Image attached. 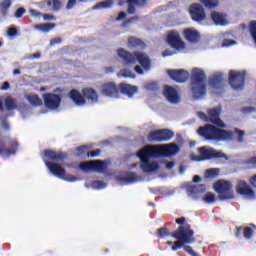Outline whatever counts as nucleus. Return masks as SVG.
I'll list each match as a JSON object with an SVG mask.
<instances>
[{
    "label": "nucleus",
    "mask_w": 256,
    "mask_h": 256,
    "mask_svg": "<svg viewBox=\"0 0 256 256\" xmlns=\"http://www.w3.org/2000/svg\"><path fill=\"white\" fill-rule=\"evenodd\" d=\"M206 189L205 184L193 185L188 188V193L193 199H197V195L205 193Z\"/></svg>",
    "instance_id": "nucleus-27"
},
{
    "label": "nucleus",
    "mask_w": 256,
    "mask_h": 256,
    "mask_svg": "<svg viewBox=\"0 0 256 256\" xmlns=\"http://www.w3.org/2000/svg\"><path fill=\"white\" fill-rule=\"evenodd\" d=\"M199 156H195L194 161H209V159H227V155L213 148L200 147Z\"/></svg>",
    "instance_id": "nucleus-9"
},
{
    "label": "nucleus",
    "mask_w": 256,
    "mask_h": 256,
    "mask_svg": "<svg viewBox=\"0 0 256 256\" xmlns=\"http://www.w3.org/2000/svg\"><path fill=\"white\" fill-rule=\"evenodd\" d=\"M149 0H126V3H128L127 13L129 15L135 14V11H137L136 7H147V3Z\"/></svg>",
    "instance_id": "nucleus-22"
},
{
    "label": "nucleus",
    "mask_w": 256,
    "mask_h": 256,
    "mask_svg": "<svg viewBox=\"0 0 256 256\" xmlns=\"http://www.w3.org/2000/svg\"><path fill=\"white\" fill-rule=\"evenodd\" d=\"M209 85L212 89H223V74H216L211 77Z\"/></svg>",
    "instance_id": "nucleus-26"
},
{
    "label": "nucleus",
    "mask_w": 256,
    "mask_h": 256,
    "mask_svg": "<svg viewBox=\"0 0 256 256\" xmlns=\"http://www.w3.org/2000/svg\"><path fill=\"white\" fill-rule=\"evenodd\" d=\"M153 151H155L153 146L148 145L140 150L137 154L142 163L140 165V169L143 171V173H155V171H159V163L149 161L151 157H159L158 154L153 153Z\"/></svg>",
    "instance_id": "nucleus-6"
},
{
    "label": "nucleus",
    "mask_w": 256,
    "mask_h": 256,
    "mask_svg": "<svg viewBox=\"0 0 256 256\" xmlns=\"http://www.w3.org/2000/svg\"><path fill=\"white\" fill-rule=\"evenodd\" d=\"M200 3L207 9H215L219 5V0H200Z\"/></svg>",
    "instance_id": "nucleus-37"
},
{
    "label": "nucleus",
    "mask_w": 256,
    "mask_h": 256,
    "mask_svg": "<svg viewBox=\"0 0 256 256\" xmlns=\"http://www.w3.org/2000/svg\"><path fill=\"white\" fill-rule=\"evenodd\" d=\"M167 74L176 83H185L189 79V72L186 70H168Z\"/></svg>",
    "instance_id": "nucleus-18"
},
{
    "label": "nucleus",
    "mask_w": 256,
    "mask_h": 256,
    "mask_svg": "<svg viewBox=\"0 0 256 256\" xmlns=\"http://www.w3.org/2000/svg\"><path fill=\"white\" fill-rule=\"evenodd\" d=\"M113 0H105L102 2L97 3L94 6V9H111V7H113Z\"/></svg>",
    "instance_id": "nucleus-36"
},
{
    "label": "nucleus",
    "mask_w": 256,
    "mask_h": 256,
    "mask_svg": "<svg viewBox=\"0 0 256 256\" xmlns=\"http://www.w3.org/2000/svg\"><path fill=\"white\" fill-rule=\"evenodd\" d=\"M25 97L32 107H41L43 105V100L37 94L26 95Z\"/></svg>",
    "instance_id": "nucleus-30"
},
{
    "label": "nucleus",
    "mask_w": 256,
    "mask_h": 256,
    "mask_svg": "<svg viewBox=\"0 0 256 256\" xmlns=\"http://www.w3.org/2000/svg\"><path fill=\"white\" fill-rule=\"evenodd\" d=\"M30 14L33 15L34 17H41V12H39L35 9H31Z\"/></svg>",
    "instance_id": "nucleus-58"
},
{
    "label": "nucleus",
    "mask_w": 256,
    "mask_h": 256,
    "mask_svg": "<svg viewBox=\"0 0 256 256\" xmlns=\"http://www.w3.org/2000/svg\"><path fill=\"white\" fill-rule=\"evenodd\" d=\"M68 97L78 107H83V105L87 103V100H85L83 94H81V92H79L77 89L70 90Z\"/></svg>",
    "instance_id": "nucleus-20"
},
{
    "label": "nucleus",
    "mask_w": 256,
    "mask_h": 256,
    "mask_svg": "<svg viewBox=\"0 0 256 256\" xmlns=\"http://www.w3.org/2000/svg\"><path fill=\"white\" fill-rule=\"evenodd\" d=\"M33 28L36 31H41L42 33H49V31H52V29H55V24L53 23L35 24Z\"/></svg>",
    "instance_id": "nucleus-31"
},
{
    "label": "nucleus",
    "mask_w": 256,
    "mask_h": 256,
    "mask_svg": "<svg viewBox=\"0 0 256 256\" xmlns=\"http://www.w3.org/2000/svg\"><path fill=\"white\" fill-rule=\"evenodd\" d=\"M43 153L44 155L42 159L47 169L50 171L52 175H54V177H58V179H63L64 181H69L70 183L77 181V177L67 174L65 168H63L61 164H58L67 159V152H57L55 150L46 149Z\"/></svg>",
    "instance_id": "nucleus-2"
},
{
    "label": "nucleus",
    "mask_w": 256,
    "mask_h": 256,
    "mask_svg": "<svg viewBox=\"0 0 256 256\" xmlns=\"http://www.w3.org/2000/svg\"><path fill=\"white\" fill-rule=\"evenodd\" d=\"M255 111H256V108H255V107H251V106L244 107V108L242 109V112H243V113H246V114L255 113Z\"/></svg>",
    "instance_id": "nucleus-53"
},
{
    "label": "nucleus",
    "mask_w": 256,
    "mask_h": 256,
    "mask_svg": "<svg viewBox=\"0 0 256 256\" xmlns=\"http://www.w3.org/2000/svg\"><path fill=\"white\" fill-rule=\"evenodd\" d=\"M235 40H231V39H224L223 43H222V47H231V45H235Z\"/></svg>",
    "instance_id": "nucleus-52"
},
{
    "label": "nucleus",
    "mask_w": 256,
    "mask_h": 256,
    "mask_svg": "<svg viewBox=\"0 0 256 256\" xmlns=\"http://www.w3.org/2000/svg\"><path fill=\"white\" fill-rule=\"evenodd\" d=\"M92 187H94V189H105V187H107V184H105V182L101 180H96L92 182Z\"/></svg>",
    "instance_id": "nucleus-44"
},
{
    "label": "nucleus",
    "mask_w": 256,
    "mask_h": 256,
    "mask_svg": "<svg viewBox=\"0 0 256 256\" xmlns=\"http://www.w3.org/2000/svg\"><path fill=\"white\" fill-rule=\"evenodd\" d=\"M175 222L177 223V225H183V223H185V217L177 218Z\"/></svg>",
    "instance_id": "nucleus-62"
},
{
    "label": "nucleus",
    "mask_w": 256,
    "mask_h": 256,
    "mask_svg": "<svg viewBox=\"0 0 256 256\" xmlns=\"http://www.w3.org/2000/svg\"><path fill=\"white\" fill-rule=\"evenodd\" d=\"M46 109H59L61 107V95L55 93H45L42 95Z\"/></svg>",
    "instance_id": "nucleus-13"
},
{
    "label": "nucleus",
    "mask_w": 256,
    "mask_h": 256,
    "mask_svg": "<svg viewBox=\"0 0 256 256\" xmlns=\"http://www.w3.org/2000/svg\"><path fill=\"white\" fill-rule=\"evenodd\" d=\"M125 17H127V13L125 12H120L116 18V21H123V19H125Z\"/></svg>",
    "instance_id": "nucleus-55"
},
{
    "label": "nucleus",
    "mask_w": 256,
    "mask_h": 256,
    "mask_svg": "<svg viewBox=\"0 0 256 256\" xmlns=\"http://www.w3.org/2000/svg\"><path fill=\"white\" fill-rule=\"evenodd\" d=\"M152 149H154V155H158L159 157H171L179 153V146L177 144L155 145L152 146Z\"/></svg>",
    "instance_id": "nucleus-12"
},
{
    "label": "nucleus",
    "mask_w": 256,
    "mask_h": 256,
    "mask_svg": "<svg viewBox=\"0 0 256 256\" xmlns=\"http://www.w3.org/2000/svg\"><path fill=\"white\" fill-rule=\"evenodd\" d=\"M99 155H101V149H95V150H92L90 152H87V157H99Z\"/></svg>",
    "instance_id": "nucleus-49"
},
{
    "label": "nucleus",
    "mask_w": 256,
    "mask_h": 256,
    "mask_svg": "<svg viewBox=\"0 0 256 256\" xmlns=\"http://www.w3.org/2000/svg\"><path fill=\"white\" fill-rule=\"evenodd\" d=\"M166 41L175 51H185L187 49V44L181 39V35L177 30L169 31L166 36Z\"/></svg>",
    "instance_id": "nucleus-11"
},
{
    "label": "nucleus",
    "mask_w": 256,
    "mask_h": 256,
    "mask_svg": "<svg viewBox=\"0 0 256 256\" xmlns=\"http://www.w3.org/2000/svg\"><path fill=\"white\" fill-rule=\"evenodd\" d=\"M133 21H139V16H133L122 23V27H129Z\"/></svg>",
    "instance_id": "nucleus-48"
},
{
    "label": "nucleus",
    "mask_w": 256,
    "mask_h": 256,
    "mask_svg": "<svg viewBox=\"0 0 256 256\" xmlns=\"http://www.w3.org/2000/svg\"><path fill=\"white\" fill-rule=\"evenodd\" d=\"M164 96L170 103H179V94L177 90L171 86L164 87Z\"/></svg>",
    "instance_id": "nucleus-24"
},
{
    "label": "nucleus",
    "mask_w": 256,
    "mask_h": 256,
    "mask_svg": "<svg viewBox=\"0 0 256 256\" xmlns=\"http://www.w3.org/2000/svg\"><path fill=\"white\" fill-rule=\"evenodd\" d=\"M172 137H175V132L163 128L151 131L147 136V140L150 143H167V141H171Z\"/></svg>",
    "instance_id": "nucleus-8"
},
{
    "label": "nucleus",
    "mask_w": 256,
    "mask_h": 256,
    "mask_svg": "<svg viewBox=\"0 0 256 256\" xmlns=\"http://www.w3.org/2000/svg\"><path fill=\"white\" fill-rule=\"evenodd\" d=\"M102 95L105 97H114L115 99H119V86L114 82L104 83L101 87Z\"/></svg>",
    "instance_id": "nucleus-17"
},
{
    "label": "nucleus",
    "mask_w": 256,
    "mask_h": 256,
    "mask_svg": "<svg viewBox=\"0 0 256 256\" xmlns=\"http://www.w3.org/2000/svg\"><path fill=\"white\" fill-rule=\"evenodd\" d=\"M214 189L218 193V199L220 201H229L235 199V194L233 193V184L227 180H218L214 184Z\"/></svg>",
    "instance_id": "nucleus-7"
},
{
    "label": "nucleus",
    "mask_w": 256,
    "mask_h": 256,
    "mask_svg": "<svg viewBox=\"0 0 256 256\" xmlns=\"http://www.w3.org/2000/svg\"><path fill=\"white\" fill-rule=\"evenodd\" d=\"M40 5L41 7H49L51 11H59L61 9V0H44Z\"/></svg>",
    "instance_id": "nucleus-28"
},
{
    "label": "nucleus",
    "mask_w": 256,
    "mask_h": 256,
    "mask_svg": "<svg viewBox=\"0 0 256 256\" xmlns=\"http://www.w3.org/2000/svg\"><path fill=\"white\" fill-rule=\"evenodd\" d=\"M77 5V0H68L66 4V9L70 11V9H73Z\"/></svg>",
    "instance_id": "nucleus-51"
},
{
    "label": "nucleus",
    "mask_w": 256,
    "mask_h": 256,
    "mask_svg": "<svg viewBox=\"0 0 256 256\" xmlns=\"http://www.w3.org/2000/svg\"><path fill=\"white\" fill-rule=\"evenodd\" d=\"M171 55H173V52L169 49H166L163 53L162 56L163 57H171Z\"/></svg>",
    "instance_id": "nucleus-60"
},
{
    "label": "nucleus",
    "mask_w": 256,
    "mask_h": 256,
    "mask_svg": "<svg viewBox=\"0 0 256 256\" xmlns=\"http://www.w3.org/2000/svg\"><path fill=\"white\" fill-rule=\"evenodd\" d=\"M255 231H256V225L255 224H250V227L249 226L244 227V232H243L244 238H246L247 241L253 239V235H254Z\"/></svg>",
    "instance_id": "nucleus-34"
},
{
    "label": "nucleus",
    "mask_w": 256,
    "mask_h": 256,
    "mask_svg": "<svg viewBox=\"0 0 256 256\" xmlns=\"http://www.w3.org/2000/svg\"><path fill=\"white\" fill-rule=\"evenodd\" d=\"M219 172H220L219 168H210L206 170L205 176L208 179H215L219 176Z\"/></svg>",
    "instance_id": "nucleus-38"
},
{
    "label": "nucleus",
    "mask_w": 256,
    "mask_h": 256,
    "mask_svg": "<svg viewBox=\"0 0 256 256\" xmlns=\"http://www.w3.org/2000/svg\"><path fill=\"white\" fill-rule=\"evenodd\" d=\"M183 36L186 41L189 43H199V39H201V35L199 31L195 30V28H186L183 30Z\"/></svg>",
    "instance_id": "nucleus-21"
},
{
    "label": "nucleus",
    "mask_w": 256,
    "mask_h": 256,
    "mask_svg": "<svg viewBox=\"0 0 256 256\" xmlns=\"http://www.w3.org/2000/svg\"><path fill=\"white\" fill-rule=\"evenodd\" d=\"M82 95L85 101H90V103H99V94L93 88H83Z\"/></svg>",
    "instance_id": "nucleus-23"
},
{
    "label": "nucleus",
    "mask_w": 256,
    "mask_h": 256,
    "mask_svg": "<svg viewBox=\"0 0 256 256\" xmlns=\"http://www.w3.org/2000/svg\"><path fill=\"white\" fill-rule=\"evenodd\" d=\"M119 88V97H121L122 95H126V97H133L134 95H136L137 91L139 88H137V86H133L131 84H127V83H120L118 85Z\"/></svg>",
    "instance_id": "nucleus-19"
},
{
    "label": "nucleus",
    "mask_w": 256,
    "mask_h": 256,
    "mask_svg": "<svg viewBox=\"0 0 256 256\" xmlns=\"http://www.w3.org/2000/svg\"><path fill=\"white\" fill-rule=\"evenodd\" d=\"M87 153V147L86 146H78L76 148V155L77 157H83Z\"/></svg>",
    "instance_id": "nucleus-46"
},
{
    "label": "nucleus",
    "mask_w": 256,
    "mask_h": 256,
    "mask_svg": "<svg viewBox=\"0 0 256 256\" xmlns=\"http://www.w3.org/2000/svg\"><path fill=\"white\" fill-rule=\"evenodd\" d=\"M79 168L81 171H93V161L81 162Z\"/></svg>",
    "instance_id": "nucleus-42"
},
{
    "label": "nucleus",
    "mask_w": 256,
    "mask_h": 256,
    "mask_svg": "<svg viewBox=\"0 0 256 256\" xmlns=\"http://www.w3.org/2000/svg\"><path fill=\"white\" fill-rule=\"evenodd\" d=\"M207 76L205 75V71L194 68L192 70L191 76V91L192 95L195 99H200V97H205L207 95V85L205 84V80Z\"/></svg>",
    "instance_id": "nucleus-4"
},
{
    "label": "nucleus",
    "mask_w": 256,
    "mask_h": 256,
    "mask_svg": "<svg viewBox=\"0 0 256 256\" xmlns=\"http://www.w3.org/2000/svg\"><path fill=\"white\" fill-rule=\"evenodd\" d=\"M27 12V10H25V8L20 7L16 10L14 17L16 19H21V17H23V15H25V13Z\"/></svg>",
    "instance_id": "nucleus-47"
},
{
    "label": "nucleus",
    "mask_w": 256,
    "mask_h": 256,
    "mask_svg": "<svg viewBox=\"0 0 256 256\" xmlns=\"http://www.w3.org/2000/svg\"><path fill=\"white\" fill-rule=\"evenodd\" d=\"M243 232H244L243 226L236 227V233H235L236 237H239Z\"/></svg>",
    "instance_id": "nucleus-56"
},
{
    "label": "nucleus",
    "mask_w": 256,
    "mask_h": 256,
    "mask_svg": "<svg viewBox=\"0 0 256 256\" xmlns=\"http://www.w3.org/2000/svg\"><path fill=\"white\" fill-rule=\"evenodd\" d=\"M117 77H124L125 79H127V78H133L135 77V75L129 69H122L118 72Z\"/></svg>",
    "instance_id": "nucleus-41"
},
{
    "label": "nucleus",
    "mask_w": 256,
    "mask_h": 256,
    "mask_svg": "<svg viewBox=\"0 0 256 256\" xmlns=\"http://www.w3.org/2000/svg\"><path fill=\"white\" fill-rule=\"evenodd\" d=\"M4 104L8 111H13V109H17V100L11 96L5 98Z\"/></svg>",
    "instance_id": "nucleus-33"
},
{
    "label": "nucleus",
    "mask_w": 256,
    "mask_h": 256,
    "mask_svg": "<svg viewBox=\"0 0 256 256\" xmlns=\"http://www.w3.org/2000/svg\"><path fill=\"white\" fill-rule=\"evenodd\" d=\"M146 89H147L148 91H157L158 85H157V83H155V82L148 83V84H146Z\"/></svg>",
    "instance_id": "nucleus-50"
},
{
    "label": "nucleus",
    "mask_w": 256,
    "mask_h": 256,
    "mask_svg": "<svg viewBox=\"0 0 256 256\" xmlns=\"http://www.w3.org/2000/svg\"><path fill=\"white\" fill-rule=\"evenodd\" d=\"M116 180L121 181V183H137L139 176L137 172H125L122 177H117Z\"/></svg>",
    "instance_id": "nucleus-25"
},
{
    "label": "nucleus",
    "mask_w": 256,
    "mask_h": 256,
    "mask_svg": "<svg viewBox=\"0 0 256 256\" xmlns=\"http://www.w3.org/2000/svg\"><path fill=\"white\" fill-rule=\"evenodd\" d=\"M128 45L130 49H145V42L135 37H130L128 39Z\"/></svg>",
    "instance_id": "nucleus-29"
},
{
    "label": "nucleus",
    "mask_w": 256,
    "mask_h": 256,
    "mask_svg": "<svg viewBox=\"0 0 256 256\" xmlns=\"http://www.w3.org/2000/svg\"><path fill=\"white\" fill-rule=\"evenodd\" d=\"M236 191L238 195H241L242 197H246V199H255L256 194L255 191L252 190L251 186L245 182V180L238 181V184L236 186Z\"/></svg>",
    "instance_id": "nucleus-15"
},
{
    "label": "nucleus",
    "mask_w": 256,
    "mask_h": 256,
    "mask_svg": "<svg viewBox=\"0 0 256 256\" xmlns=\"http://www.w3.org/2000/svg\"><path fill=\"white\" fill-rule=\"evenodd\" d=\"M43 19L44 21H51L52 19H54V16L50 14H43Z\"/></svg>",
    "instance_id": "nucleus-61"
},
{
    "label": "nucleus",
    "mask_w": 256,
    "mask_h": 256,
    "mask_svg": "<svg viewBox=\"0 0 256 256\" xmlns=\"http://www.w3.org/2000/svg\"><path fill=\"white\" fill-rule=\"evenodd\" d=\"M248 163H250V165H256V156L251 157L248 160Z\"/></svg>",
    "instance_id": "nucleus-64"
},
{
    "label": "nucleus",
    "mask_w": 256,
    "mask_h": 256,
    "mask_svg": "<svg viewBox=\"0 0 256 256\" xmlns=\"http://www.w3.org/2000/svg\"><path fill=\"white\" fill-rule=\"evenodd\" d=\"M107 164L103 160H92V171H105Z\"/></svg>",
    "instance_id": "nucleus-35"
},
{
    "label": "nucleus",
    "mask_w": 256,
    "mask_h": 256,
    "mask_svg": "<svg viewBox=\"0 0 256 256\" xmlns=\"http://www.w3.org/2000/svg\"><path fill=\"white\" fill-rule=\"evenodd\" d=\"M189 13L192 18V21H196V23H201V21H205V9L201 4L194 3L189 8Z\"/></svg>",
    "instance_id": "nucleus-14"
},
{
    "label": "nucleus",
    "mask_w": 256,
    "mask_h": 256,
    "mask_svg": "<svg viewBox=\"0 0 256 256\" xmlns=\"http://www.w3.org/2000/svg\"><path fill=\"white\" fill-rule=\"evenodd\" d=\"M197 134L206 141H233V131L217 128L213 124L200 126Z\"/></svg>",
    "instance_id": "nucleus-3"
},
{
    "label": "nucleus",
    "mask_w": 256,
    "mask_h": 256,
    "mask_svg": "<svg viewBox=\"0 0 256 256\" xmlns=\"http://www.w3.org/2000/svg\"><path fill=\"white\" fill-rule=\"evenodd\" d=\"M234 133L238 136L237 143H243L245 141V131L235 128Z\"/></svg>",
    "instance_id": "nucleus-43"
},
{
    "label": "nucleus",
    "mask_w": 256,
    "mask_h": 256,
    "mask_svg": "<svg viewBox=\"0 0 256 256\" xmlns=\"http://www.w3.org/2000/svg\"><path fill=\"white\" fill-rule=\"evenodd\" d=\"M245 77H247V71H235L229 72V85L236 91H241L245 87Z\"/></svg>",
    "instance_id": "nucleus-10"
},
{
    "label": "nucleus",
    "mask_w": 256,
    "mask_h": 256,
    "mask_svg": "<svg viewBox=\"0 0 256 256\" xmlns=\"http://www.w3.org/2000/svg\"><path fill=\"white\" fill-rule=\"evenodd\" d=\"M9 87H11V85L9 84V82H4L2 84V86L0 87L1 91H7L9 89Z\"/></svg>",
    "instance_id": "nucleus-57"
},
{
    "label": "nucleus",
    "mask_w": 256,
    "mask_h": 256,
    "mask_svg": "<svg viewBox=\"0 0 256 256\" xmlns=\"http://www.w3.org/2000/svg\"><path fill=\"white\" fill-rule=\"evenodd\" d=\"M211 19L215 23V25H225V16L218 12L211 13Z\"/></svg>",
    "instance_id": "nucleus-32"
},
{
    "label": "nucleus",
    "mask_w": 256,
    "mask_h": 256,
    "mask_svg": "<svg viewBox=\"0 0 256 256\" xmlns=\"http://www.w3.org/2000/svg\"><path fill=\"white\" fill-rule=\"evenodd\" d=\"M2 127L3 129H5L6 131H9V123H7V120H2Z\"/></svg>",
    "instance_id": "nucleus-63"
},
{
    "label": "nucleus",
    "mask_w": 256,
    "mask_h": 256,
    "mask_svg": "<svg viewBox=\"0 0 256 256\" xmlns=\"http://www.w3.org/2000/svg\"><path fill=\"white\" fill-rule=\"evenodd\" d=\"M249 183L254 187V189H256V174L249 178Z\"/></svg>",
    "instance_id": "nucleus-54"
},
{
    "label": "nucleus",
    "mask_w": 256,
    "mask_h": 256,
    "mask_svg": "<svg viewBox=\"0 0 256 256\" xmlns=\"http://www.w3.org/2000/svg\"><path fill=\"white\" fill-rule=\"evenodd\" d=\"M18 33H19V31L17 30V27H15V26H10L7 29L8 37H17Z\"/></svg>",
    "instance_id": "nucleus-45"
},
{
    "label": "nucleus",
    "mask_w": 256,
    "mask_h": 256,
    "mask_svg": "<svg viewBox=\"0 0 256 256\" xmlns=\"http://www.w3.org/2000/svg\"><path fill=\"white\" fill-rule=\"evenodd\" d=\"M202 201H204V203H208L211 205L215 203V201H217V198L215 197V194L207 192L205 196L202 198Z\"/></svg>",
    "instance_id": "nucleus-39"
},
{
    "label": "nucleus",
    "mask_w": 256,
    "mask_h": 256,
    "mask_svg": "<svg viewBox=\"0 0 256 256\" xmlns=\"http://www.w3.org/2000/svg\"><path fill=\"white\" fill-rule=\"evenodd\" d=\"M221 115V108H212L208 110V122L212 123V125H216V127H220V129H225L227 127L223 120L219 117Z\"/></svg>",
    "instance_id": "nucleus-16"
},
{
    "label": "nucleus",
    "mask_w": 256,
    "mask_h": 256,
    "mask_svg": "<svg viewBox=\"0 0 256 256\" xmlns=\"http://www.w3.org/2000/svg\"><path fill=\"white\" fill-rule=\"evenodd\" d=\"M134 70L136 71V73H138V75H143L144 73L143 68H141V66L139 65L135 66Z\"/></svg>",
    "instance_id": "nucleus-59"
},
{
    "label": "nucleus",
    "mask_w": 256,
    "mask_h": 256,
    "mask_svg": "<svg viewBox=\"0 0 256 256\" xmlns=\"http://www.w3.org/2000/svg\"><path fill=\"white\" fill-rule=\"evenodd\" d=\"M156 235L160 239H165V237H174V239H177L172 246V251H178V249L183 248L188 255L201 256V254L193 251V247L189 246L195 243V231L191 229L190 225L180 226L173 233L167 227H161L157 230Z\"/></svg>",
    "instance_id": "nucleus-1"
},
{
    "label": "nucleus",
    "mask_w": 256,
    "mask_h": 256,
    "mask_svg": "<svg viewBox=\"0 0 256 256\" xmlns=\"http://www.w3.org/2000/svg\"><path fill=\"white\" fill-rule=\"evenodd\" d=\"M118 56L122 61H124L125 65H135V63H140L143 69H151V60L149 59V56L145 53L141 52H134L131 53L123 48H119L117 50Z\"/></svg>",
    "instance_id": "nucleus-5"
},
{
    "label": "nucleus",
    "mask_w": 256,
    "mask_h": 256,
    "mask_svg": "<svg viewBox=\"0 0 256 256\" xmlns=\"http://www.w3.org/2000/svg\"><path fill=\"white\" fill-rule=\"evenodd\" d=\"M11 5H12L11 0H3L0 3V9H1L3 15H5L9 11V8L11 7Z\"/></svg>",
    "instance_id": "nucleus-40"
}]
</instances>
